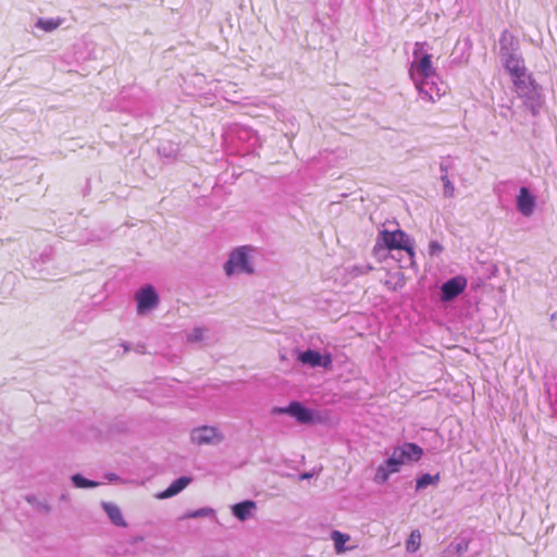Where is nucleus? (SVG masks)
<instances>
[{
  "instance_id": "nucleus-33",
  "label": "nucleus",
  "mask_w": 557,
  "mask_h": 557,
  "mask_svg": "<svg viewBox=\"0 0 557 557\" xmlns=\"http://www.w3.org/2000/svg\"><path fill=\"white\" fill-rule=\"evenodd\" d=\"M50 260H51V249L47 248L38 257H35L33 259L34 267H36L39 263L44 264L46 262H49Z\"/></svg>"
},
{
  "instance_id": "nucleus-7",
  "label": "nucleus",
  "mask_w": 557,
  "mask_h": 557,
  "mask_svg": "<svg viewBox=\"0 0 557 557\" xmlns=\"http://www.w3.org/2000/svg\"><path fill=\"white\" fill-rule=\"evenodd\" d=\"M223 269L227 276H232L235 273L252 274L255 272V269L249 261L246 247L234 249L230 253V257L224 263Z\"/></svg>"
},
{
  "instance_id": "nucleus-17",
  "label": "nucleus",
  "mask_w": 557,
  "mask_h": 557,
  "mask_svg": "<svg viewBox=\"0 0 557 557\" xmlns=\"http://www.w3.org/2000/svg\"><path fill=\"white\" fill-rule=\"evenodd\" d=\"M519 97L524 98L525 107L530 110L533 116H536L544 103L541 86L536 84L530 88V92H527V95H520Z\"/></svg>"
},
{
  "instance_id": "nucleus-39",
  "label": "nucleus",
  "mask_w": 557,
  "mask_h": 557,
  "mask_svg": "<svg viewBox=\"0 0 557 557\" xmlns=\"http://www.w3.org/2000/svg\"><path fill=\"white\" fill-rule=\"evenodd\" d=\"M94 239H95V237L92 235H88L86 237L76 238L75 240L81 244H86V243L92 242Z\"/></svg>"
},
{
  "instance_id": "nucleus-1",
  "label": "nucleus",
  "mask_w": 557,
  "mask_h": 557,
  "mask_svg": "<svg viewBox=\"0 0 557 557\" xmlns=\"http://www.w3.org/2000/svg\"><path fill=\"white\" fill-rule=\"evenodd\" d=\"M404 250L411 258L414 256L413 242L406 232L381 230L376 236L372 253L377 259L386 258L387 251Z\"/></svg>"
},
{
  "instance_id": "nucleus-5",
  "label": "nucleus",
  "mask_w": 557,
  "mask_h": 557,
  "mask_svg": "<svg viewBox=\"0 0 557 557\" xmlns=\"http://www.w3.org/2000/svg\"><path fill=\"white\" fill-rule=\"evenodd\" d=\"M425 45V42H417L413 49L414 61L409 71L413 82L423 78H438L435 69L432 66V55L423 52Z\"/></svg>"
},
{
  "instance_id": "nucleus-13",
  "label": "nucleus",
  "mask_w": 557,
  "mask_h": 557,
  "mask_svg": "<svg viewBox=\"0 0 557 557\" xmlns=\"http://www.w3.org/2000/svg\"><path fill=\"white\" fill-rule=\"evenodd\" d=\"M471 537L467 532L458 534L445 549L446 557H465L469 552Z\"/></svg>"
},
{
  "instance_id": "nucleus-41",
  "label": "nucleus",
  "mask_w": 557,
  "mask_h": 557,
  "mask_svg": "<svg viewBox=\"0 0 557 557\" xmlns=\"http://www.w3.org/2000/svg\"><path fill=\"white\" fill-rule=\"evenodd\" d=\"M311 476H312V474L310 472H302L299 475L300 480H307V479H310Z\"/></svg>"
},
{
  "instance_id": "nucleus-24",
  "label": "nucleus",
  "mask_w": 557,
  "mask_h": 557,
  "mask_svg": "<svg viewBox=\"0 0 557 557\" xmlns=\"http://www.w3.org/2000/svg\"><path fill=\"white\" fill-rule=\"evenodd\" d=\"M440 473L436 474H430V473H423L419 475L416 480V490H424L430 485H437L440 482Z\"/></svg>"
},
{
  "instance_id": "nucleus-2",
  "label": "nucleus",
  "mask_w": 557,
  "mask_h": 557,
  "mask_svg": "<svg viewBox=\"0 0 557 557\" xmlns=\"http://www.w3.org/2000/svg\"><path fill=\"white\" fill-rule=\"evenodd\" d=\"M117 104L122 111L135 116L150 115L153 109L151 97L138 86L124 87L119 95Z\"/></svg>"
},
{
  "instance_id": "nucleus-25",
  "label": "nucleus",
  "mask_w": 557,
  "mask_h": 557,
  "mask_svg": "<svg viewBox=\"0 0 557 557\" xmlns=\"http://www.w3.org/2000/svg\"><path fill=\"white\" fill-rule=\"evenodd\" d=\"M71 481H72L73 485L77 488H94L100 484L97 481L85 478L81 473L73 474L71 476Z\"/></svg>"
},
{
  "instance_id": "nucleus-11",
  "label": "nucleus",
  "mask_w": 557,
  "mask_h": 557,
  "mask_svg": "<svg viewBox=\"0 0 557 557\" xmlns=\"http://www.w3.org/2000/svg\"><path fill=\"white\" fill-rule=\"evenodd\" d=\"M190 440L197 445H215L222 442L223 436L216 428L203 425L191 431Z\"/></svg>"
},
{
  "instance_id": "nucleus-43",
  "label": "nucleus",
  "mask_w": 557,
  "mask_h": 557,
  "mask_svg": "<svg viewBox=\"0 0 557 557\" xmlns=\"http://www.w3.org/2000/svg\"><path fill=\"white\" fill-rule=\"evenodd\" d=\"M144 540L143 536H136L133 539L132 543H137V542H141Z\"/></svg>"
},
{
  "instance_id": "nucleus-12",
  "label": "nucleus",
  "mask_w": 557,
  "mask_h": 557,
  "mask_svg": "<svg viewBox=\"0 0 557 557\" xmlns=\"http://www.w3.org/2000/svg\"><path fill=\"white\" fill-rule=\"evenodd\" d=\"M499 58L505 59L508 55H516L520 53V41L517 36L508 29L503 30L499 40Z\"/></svg>"
},
{
  "instance_id": "nucleus-3",
  "label": "nucleus",
  "mask_w": 557,
  "mask_h": 557,
  "mask_svg": "<svg viewBox=\"0 0 557 557\" xmlns=\"http://www.w3.org/2000/svg\"><path fill=\"white\" fill-rule=\"evenodd\" d=\"M225 140L242 154L253 153L261 146L257 132L244 125L232 126L225 135Z\"/></svg>"
},
{
  "instance_id": "nucleus-40",
  "label": "nucleus",
  "mask_w": 557,
  "mask_h": 557,
  "mask_svg": "<svg viewBox=\"0 0 557 557\" xmlns=\"http://www.w3.org/2000/svg\"><path fill=\"white\" fill-rule=\"evenodd\" d=\"M313 21H314V23H317L321 27V29L324 28L325 24L323 23V21L318 15L314 17Z\"/></svg>"
},
{
  "instance_id": "nucleus-21",
  "label": "nucleus",
  "mask_w": 557,
  "mask_h": 557,
  "mask_svg": "<svg viewBox=\"0 0 557 557\" xmlns=\"http://www.w3.org/2000/svg\"><path fill=\"white\" fill-rule=\"evenodd\" d=\"M101 507L114 525L123 528L127 525L119 506L113 503L102 502Z\"/></svg>"
},
{
  "instance_id": "nucleus-22",
  "label": "nucleus",
  "mask_w": 557,
  "mask_h": 557,
  "mask_svg": "<svg viewBox=\"0 0 557 557\" xmlns=\"http://www.w3.org/2000/svg\"><path fill=\"white\" fill-rule=\"evenodd\" d=\"M399 472L396 466H388V458L381 463L374 475V481L377 484H384L388 481L389 475Z\"/></svg>"
},
{
  "instance_id": "nucleus-34",
  "label": "nucleus",
  "mask_w": 557,
  "mask_h": 557,
  "mask_svg": "<svg viewBox=\"0 0 557 557\" xmlns=\"http://www.w3.org/2000/svg\"><path fill=\"white\" fill-rule=\"evenodd\" d=\"M444 250V247L437 240H431L429 244V255L431 257L440 256Z\"/></svg>"
},
{
  "instance_id": "nucleus-30",
  "label": "nucleus",
  "mask_w": 557,
  "mask_h": 557,
  "mask_svg": "<svg viewBox=\"0 0 557 557\" xmlns=\"http://www.w3.org/2000/svg\"><path fill=\"white\" fill-rule=\"evenodd\" d=\"M420 537H421V535L418 530L411 532V534L406 543V548L408 552L413 553L419 548Z\"/></svg>"
},
{
  "instance_id": "nucleus-45",
  "label": "nucleus",
  "mask_w": 557,
  "mask_h": 557,
  "mask_svg": "<svg viewBox=\"0 0 557 557\" xmlns=\"http://www.w3.org/2000/svg\"><path fill=\"white\" fill-rule=\"evenodd\" d=\"M144 348H145L144 346H138L137 351L143 354L144 352Z\"/></svg>"
},
{
  "instance_id": "nucleus-38",
  "label": "nucleus",
  "mask_w": 557,
  "mask_h": 557,
  "mask_svg": "<svg viewBox=\"0 0 557 557\" xmlns=\"http://www.w3.org/2000/svg\"><path fill=\"white\" fill-rule=\"evenodd\" d=\"M471 47H472V42H471L470 38H466L462 44V54L467 53L466 60H468L470 57Z\"/></svg>"
},
{
  "instance_id": "nucleus-32",
  "label": "nucleus",
  "mask_w": 557,
  "mask_h": 557,
  "mask_svg": "<svg viewBox=\"0 0 557 557\" xmlns=\"http://www.w3.org/2000/svg\"><path fill=\"white\" fill-rule=\"evenodd\" d=\"M206 332L205 327H195L191 330L190 333L187 334V342L188 343H197L200 342L203 338V334Z\"/></svg>"
},
{
  "instance_id": "nucleus-6",
  "label": "nucleus",
  "mask_w": 557,
  "mask_h": 557,
  "mask_svg": "<svg viewBox=\"0 0 557 557\" xmlns=\"http://www.w3.org/2000/svg\"><path fill=\"white\" fill-rule=\"evenodd\" d=\"M423 454V448L418 444L404 442L393 448V453L388 457V466H396L400 471L401 466L419 461Z\"/></svg>"
},
{
  "instance_id": "nucleus-18",
  "label": "nucleus",
  "mask_w": 557,
  "mask_h": 557,
  "mask_svg": "<svg viewBox=\"0 0 557 557\" xmlns=\"http://www.w3.org/2000/svg\"><path fill=\"white\" fill-rule=\"evenodd\" d=\"M158 154L168 163H172L175 160H177L181 147L178 143H175L173 140H163L158 146Z\"/></svg>"
},
{
  "instance_id": "nucleus-42",
  "label": "nucleus",
  "mask_w": 557,
  "mask_h": 557,
  "mask_svg": "<svg viewBox=\"0 0 557 557\" xmlns=\"http://www.w3.org/2000/svg\"><path fill=\"white\" fill-rule=\"evenodd\" d=\"M60 500L67 502L69 500V494L67 493H62L61 496H60Z\"/></svg>"
},
{
  "instance_id": "nucleus-31",
  "label": "nucleus",
  "mask_w": 557,
  "mask_h": 557,
  "mask_svg": "<svg viewBox=\"0 0 557 557\" xmlns=\"http://www.w3.org/2000/svg\"><path fill=\"white\" fill-rule=\"evenodd\" d=\"M498 273V268L495 263H485L482 265V276L485 280H491Z\"/></svg>"
},
{
  "instance_id": "nucleus-19",
  "label": "nucleus",
  "mask_w": 557,
  "mask_h": 557,
  "mask_svg": "<svg viewBox=\"0 0 557 557\" xmlns=\"http://www.w3.org/2000/svg\"><path fill=\"white\" fill-rule=\"evenodd\" d=\"M191 482L190 476L182 475L175 479L164 491L158 494V498L165 499L181 493Z\"/></svg>"
},
{
  "instance_id": "nucleus-28",
  "label": "nucleus",
  "mask_w": 557,
  "mask_h": 557,
  "mask_svg": "<svg viewBox=\"0 0 557 557\" xmlns=\"http://www.w3.org/2000/svg\"><path fill=\"white\" fill-rule=\"evenodd\" d=\"M203 517H215L214 509H212L210 507H203V508H199L197 510L189 511L185 515V518H193V519L203 518Z\"/></svg>"
},
{
  "instance_id": "nucleus-4",
  "label": "nucleus",
  "mask_w": 557,
  "mask_h": 557,
  "mask_svg": "<svg viewBox=\"0 0 557 557\" xmlns=\"http://www.w3.org/2000/svg\"><path fill=\"white\" fill-rule=\"evenodd\" d=\"M272 416L287 414L296 420L299 424L312 425L321 422L318 411L305 406L299 400H292L285 407L275 406L271 409Z\"/></svg>"
},
{
  "instance_id": "nucleus-16",
  "label": "nucleus",
  "mask_w": 557,
  "mask_h": 557,
  "mask_svg": "<svg viewBox=\"0 0 557 557\" xmlns=\"http://www.w3.org/2000/svg\"><path fill=\"white\" fill-rule=\"evenodd\" d=\"M500 61L504 69L510 74L511 78L525 76L527 67L524 65V60L521 52L516 55H508Z\"/></svg>"
},
{
  "instance_id": "nucleus-27",
  "label": "nucleus",
  "mask_w": 557,
  "mask_h": 557,
  "mask_svg": "<svg viewBox=\"0 0 557 557\" xmlns=\"http://www.w3.org/2000/svg\"><path fill=\"white\" fill-rule=\"evenodd\" d=\"M26 500L37 511L41 513H49L51 510V506L46 502L37 498L35 495H27Z\"/></svg>"
},
{
  "instance_id": "nucleus-9",
  "label": "nucleus",
  "mask_w": 557,
  "mask_h": 557,
  "mask_svg": "<svg viewBox=\"0 0 557 557\" xmlns=\"http://www.w3.org/2000/svg\"><path fill=\"white\" fill-rule=\"evenodd\" d=\"M297 360L305 366L311 368H323L329 370L333 367V358L331 354L322 355L315 349L308 348L306 350H296Z\"/></svg>"
},
{
  "instance_id": "nucleus-15",
  "label": "nucleus",
  "mask_w": 557,
  "mask_h": 557,
  "mask_svg": "<svg viewBox=\"0 0 557 557\" xmlns=\"http://www.w3.org/2000/svg\"><path fill=\"white\" fill-rule=\"evenodd\" d=\"M436 79L437 78H423L414 82L420 98L434 102L435 98L441 97L442 91Z\"/></svg>"
},
{
  "instance_id": "nucleus-37",
  "label": "nucleus",
  "mask_w": 557,
  "mask_h": 557,
  "mask_svg": "<svg viewBox=\"0 0 557 557\" xmlns=\"http://www.w3.org/2000/svg\"><path fill=\"white\" fill-rule=\"evenodd\" d=\"M342 4H343V0H329L327 5L332 13V15H330L331 17H333L338 12Z\"/></svg>"
},
{
  "instance_id": "nucleus-44",
  "label": "nucleus",
  "mask_w": 557,
  "mask_h": 557,
  "mask_svg": "<svg viewBox=\"0 0 557 557\" xmlns=\"http://www.w3.org/2000/svg\"><path fill=\"white\" fill-rule=\"evenodd\" d=\"M372 270V267L368 265L364 271H360V273H367L368 271Z\"/></svg>"
},
{
  "instance_id": "nucleus-14",
  "label": "nucleus",
  "mask_w": 557,
  "mask_h": 557,
  "mask_svg": "<svg viewBox=\"0 0 557 557\" xmlns=\"http://www.w3.org/2000/svg\"><path fill=\"white\" fill-rule=\"evenodd\" d=\"M535 205H536V198L531 193V190L525 186L520 187L519 194L517 195V198H516L517 210L522 215L530 216L534 211Z\"/></svg>"
},
{
  "instance_id": "nucleus-20",
  "label": "nucleus",
  "mask_w": 557,
  "mask_h": 557,
  "mask_svg": "<svg viewBox=\"0 0 557 557\" xmlns=\"http://www.w3.org/2000/svg\"><path fill=\"white\" fill-rule=\"evenodd\" d=\"M257 505L251 499H246L234 504L231 507L232 515L239 521H246L252 516V510L256 509Z\"/></svg>"
},
{
  "instance_id": "nucleus-35",
  "label": "nucleus",
  "mask_w": 557,
  "mask_h": 557,
  "mask_svg": "<svg viewBox=\"0 0 557 557\" xmlns=\"http://www.w3.org/2000/svg\"><path fill=\"white\" fill-rule=\"evenodd\" d=\"M451 169H453V160H451V158L449 156L445 157V158H442V160L440 162L441 173L448 175V171L451 170Z\"/></svg>"
},
{
  "instance_id": "nucleus-29",
  "label": "nucleus",
  "mask_w": 557,
  "mask_h": 557,
  "mask_svg": "<svg viewBox=\"0 0 557 557\" xmlns=\"http://www.w3.org/2000/svg\"><path fill=\"white\" fill-rule=\"evenodd\" d=\"M441 181L443 182V196L445 198H451L455 194V187L448 175L441 174Z\"/></svg>"
},
{
  "instance_id": "nucleus-47",
  "label": "nucleus",
  "mask_w": 557,
  "mask_h": 557,
  "mask_svg": "<svg viewBox=\"0 0 557 557\" xmlns=\"http://www.w3.org/2000/svg\"><path fill=\"white\" fill-rule=\"evenodd\" d=\"M556 379V393H557V374L555 375Z\"/></svg>"
},
{
  "instance_id": "nucleus-36",
  "label": "nucleus",
  "mask_w": 557,
  "mask_h": 557,
  "mask_svg": "<svg viewBox=\"0 0 557 557\" xmlns=\"http://www.w3.org/2000/svg\"><path fill=\"white\" fill-rule=\"evenodd\" d=\"M332 539L335 542L336 549L341 550V545L348 540V536L341 533L339 531H333Z\"/></svg>"
},
{
  "instance_id": "nucleus-46",
  "label": "nucleus",
  "mask_w": 557,
  "mask_h": 557,
  "mask_svg": "<svg viewBox=\"0 0 557 557\" xmlns=\"http://www.w3.org/2000/svg\"><path fill=\"white\" fill-rule=\"evenodd\" d=\"M116 478H117L116 474H113V473L109 475L110 480H115Z\"/></svg>"
},
{
  "instance_id": "nucleus-8",
  "label": "nucleus",
  "mask_w": 557,
  "mask_h": 557,
  "mask_svg": "<svg viewBox=\"0 0 557 557\" xmlns=\"http://www.w3.org/2000/svg\"><path fill=\"white\" fill-rule=\"evenodd\" d=\"M467 278L462 275H456L445 281L440 287V301L449 304L456 300L467 287Z\"/></svg>"
},
{
  "instance_id": "nucleus-26",
  "label": "nucleus",
  "mask_w": 557,
  "mask_h": 557,
  "mask_svg": "<svg viewBox=\"0 0 557 557\" xmlns=\"http://www.w3.org/2000/svg\"><path fill=\"white\" fill-rule=\"evenodd\" d=\"M60 18H42L39 17L35 24L36 27L45 30V32H52L57 29L61 25Z\"/></svg>"
},
{
  "instance_id": "nucleus-10",
  "label": "nucleus",
  "mask_w": 557,
  "mask_h": 557,
  "mask_svg": "<svg viewBox=\"0 0 557 557\" xmlns=\"http://www.w3.org/2000/svg\"><path fill=\"white\" fill-rule=\"evenodd\" d=\"M138 314H146L159 305L160 298L151 284H146L135 294Z\"/></svg>"
},
{
  "instance_id": "nucleus-23",
  "label": "nucleus",
  "mask_w": 557,
  "mask_h": 557,
  "mask_svg": "<svg viewBox=\"0 0 557 557\" xmlns=\"http://www.w3.org/2000/svg\"><path fill=\"white\" fill-rule=\"evenodd\" d=\"M512 82L519 96L527 95V92H530V88L536 85L532 75L527 74L525 76H519V78H512Z\"/></svg>"
}]
</instances>
